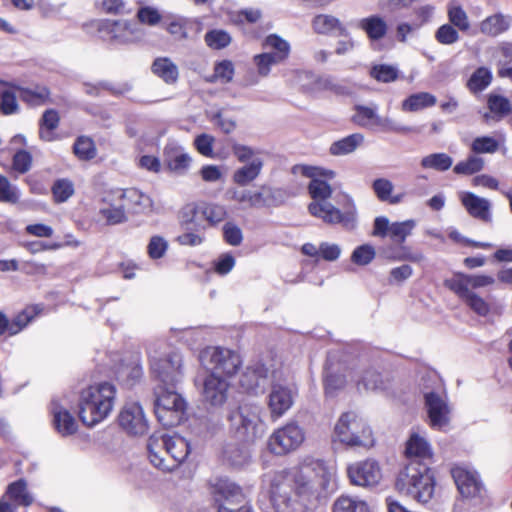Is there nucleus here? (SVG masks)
<instances>
[{"mask_svg": "<svg viewBox=\"0 0 512 512\" xmlns=\"http://www.w3.org/2000/svg\"><path fill=\"white\" fill-rule=\"evenodd\" d=\"M336 469L322 461L276 472L271 480L270 500L276 512H300L322 491L333 489Z\"/></svg>", "mask_w": 512, "mask_h": 512, "instance_id": "f257e3e1", "label": "nucleus"}, {"mask_svg": "<svg viewBox=\"0 0 512 512\" xmlns=\"http://www.w3.org/2000/svg\"><path fill=\"white\" fill-rule=\"evenodd\" d=\"M297 169L302 175L311 178L308 185V192L312 198V202L308 205L309 213L326 224H341L345 228H353L356 220L354 209L341 212L328 201L333 190L326 180L333 179L336 175L335 172L307 165L299 166ZM347 200L354 208L353 200L348 196Z\"/></svg>", "mask_w": 512, "mask_h": 512, "instance_id": "f03ea898", "label": "nucleus"}, {"mask_svg": "<svg viewBox=\"0 0 512 512\" xmlns=\"http://www.w3.org/2000/svg\"><path fill=\"white\" fill-rule=\"evenodd\" d=\"M116 388L109 382L89 385L81 390L78 415L82 423L93 427L105 420L115 404Z\"/></svg>", "mask_w": 512, "mask_h": 512, "instance_id": "7ed1b4c3", "label": "nucleus"}, {"mask_svg": "<svg viewBox=\"0 0 512 512\" xmlns=\"http://www.w3.org/2000/svg\"><path fill=\"white\" fill-rule=\"evenodd\" d=\"M396 490L419 503H428L435 493V478L427 464L411 460L399 473Z\"/></svg>", "mask_w": 512, "mask_h": 512, "instance_id": "20e7f679", "label": "nucleus"}, {"mask_svg": "<svg viewBox=\"0 0 512 512\" xmlns=\"http://www.w3.org/2000/svg\"><path fill=\"white\" fill-rule=\"evenodd\" d=\"M151 463L164 471L178 467L188 456L190 449L185 438L179 435H152L147 444Z\"/></svg>", "mask_w": 512, "mask_h": 512, "instance_id": "39448f33", "label": "nucleus"}, {"mask_svg": "<svg viewBox=\"0 0 512 512\" xmlns=\"http://www.w3.org/2000/svg\"><path fill=\"white\" fill-rule=\"evenodd\" d=\"M148 357L152 374L163 385L174 386L183 379V357L178 351H167L165 343H154L149 346Z\"/></svg>", "mask_w": 512, "mask_h": 512, "instance_id": "423d86ee", "label": "nucleus"}, {"mask_svg": "<svg viewBox=\"0 0 512 512\" xmlns=\"http://www.w3.org/2000/svg\"><path fill=\"white\" fill-rule=\"evenodd\" d=\"M333 440L350 448L368 450L375 444L371 427L355 412L342 413L334 426Z\"/></svg>", "mask_w": 512, "mask_h": 512, "instance_id": "0eeeda50", "label": "nucleus"}, {"mask_svg": "<svg viewBox=\"0 0 512 512\" xmlns=\"http://www.w3.org/2000/svg\"><path fill=\"white\" fill-rule=\"evenodd\" d=\"M230 431L235 438L243 442H254L265 433V423L260 418V408L257 406H240L228 417Z\"/></svg>", "mask_w": 512, "mask_h": 512, "instance_id": "6e6552de", "label": "nucleus"}, {"mask_svg": "<svg viewBox=\"0 0 512 512\" xmlns=\"http://www.w3.org/2000/svg\"><path fill=\"white\" fill-rule=\"evenodd\" d=\"M199 362L206 374L231 378L241 365L240 357L234 351L222 347H206L199 353Z\"/></svg>", "mask_w": 512, "mask_h": 512, "instance_id": "1a4fd4ad", "label": "nucleus"}, {"mask_svg": "<svg viewBox=\"0 0 512 512\" xmlns=\"http://www.w3.org/2000/svg\"><path fill=\"white\" fill-rule=\"evenodd\" d=\"M186 402L173 389L160 386L156 391L155 415L164 427L180 424L185 416Z\"/></svg>", "mask_w": 512, "mask_h": 512, "instance_id": "9d476101", "label": "nucleus"}, {"mask_svg": "<svg viewBox=\"0 0 512 512\" xmlns=\"http://www.w3.org/2000/svg\"><path fill=\"white\" fill-rule=\"evenodd\" d=\"M99 38L112 45H128L140 41L142 31L137 24L125 20H98L93 23Z\"/></svg>", "mask_w": 512, "mask_h": 512, "instance_id": "9b49d317", "label": "nucleus"}, {"mask_svg": "<svg viewBox=\"0 0 512 512\" xmlns=\"http://www.w3.org/2000/svg\"><path fill=\"white\" fill-rule=\"evenodd\" d=\"M352 121L362 128H378L380 131L386 133L407 134L414 132V128L412 127L404 126L389 117L380 116L376 104L370 106L356 105L354 107Z\"/></svg>", "mask_w": 512, "mask_h": 512, "instance_id": "f8f14e48", "label": "nucleus"}, {"mask_svg": "<svg viewBox=\"0 0 512 512\" xmlns=\"http://www.w3.org/2000/svg\"><path fill=\"white\" fill-rule=\"evenodd\" d=\"M212 495L218 505V512H251L247 505H241L244 502V493L237 484L228 479H218L212 485Z\"/></svg>", "mask_w": 512, "mask_h": 512, "instance_id": "ddd939ff", "label": "nucleus"}, {"mask_svg": "<svg viewBox=\"0 0 512 512\" xmlns=\"http://www.w3.org/2000/svg\"><path fill=\"white\" fill-rule=\"evenodd\" d=\"M123 188H110L102 192L98 215L107 225H118L128 221Z\"/></svg>", "mask_w": 512, "mask_h": 512, "instance_id": "4468645a", "label": "nucleus"}, {"mask_svg": "<svg viewBox=\"0 0 512 512\" xmlns=\"http://www.w3.org/2000/svg\"><path fill=\"white\" fill-rule=\"evenodd\" d=\"M304 439V430L298 424L290 422L271 434L268 448L276 455H283L296 450Z\"/></svg>", "mask_w": 512, "mask_h": 512, "instance_id": "2eb2a0df", "label": "nucleus"}, {"mask_svg": "<svg viewBox=\"0 0 512 512\" xmlns=\"http://www.w3.org/2000/svg\"><path fill=\"white\" fill-rule=\"evenodd\" d=\"M424 399L430 426L438 430L444 429L450 422L451 414L444 389L426 391Z\"/></svg>", "mask_w": 512, "mask_h": 512, "instance_id": "dca6fc26", "label": "nucleus"}, {"mask_svg": "<svg viewBox=\"0 0 512 512\" xmlns=\"http://www.w3.org/2000/svg\"><path fill=\"white\" fill-rule=\"evenodd\" d=\"M203 401L212 407H221L228 399L229 379L216 374H201L197 377Z\"/></svg>", "mask_w": 512, "mask_h": 512, "instance_id": "f3484780", "label": "nucleus"}, {"mask_svg": "<svg viewBox=\"0 0 512 512\" xmlns=\"http://www.w3.org/2000/svg\"><path fill=\"white\" fill-rule=\"evenodd\" d=\"M226 198L238 203L242 208H262L275 204L274 191L262 186L259 190L231 187L226 191Z\"/></svg>", "mask_w": 512, "mask_h": 512, "instance_id": "a211bd4d", "label": "nucleus"}, {"mask_svg": "<svg viewBox=\"0 0 512 512\" xmlns=\"http://www.w3.org/2000/svg\"><path fill=\"white\" fill-rule=\"evenodd\" d=\"M346 471L351 484L360 487H373L382 478L378 462L372 459L351 463Z\"/></svg>", "mask_w": 512, "mask_h": 512, "instance_id": "6ab92c4d", "label": "nucleus"}, {"mask_svg": "<svg viewBox=\"0 0 512 512\" xmlns=\"http://www.w3.org/2000/svg\"><path fill=\"white\" fill-rule=\"evenodd\" d=\"M296 394L297 387L292 382L273 383L268 399L271 416H283L292 407Z\"/></svg>", "mask_w": 512, "mask_h": 512, "instance_id": "aec40b11", "label": "nucleus"}, {"mask_svg": "<svg viewBox=\"0 0 512 512\" xmlns=\"http://www.w3.org/2000/svg\"><path fill=\"white\" fill-rule=\"evenodd\" d=\"M120 427L130 435H143L148 430V421L139 403H127L118 415Z\"/></svg>", "mask_w": 512, "mask_h": 512, "instance_id": "412c9836", "label": "nucleus"}, {"mask_svg": "<svg viewBox=\"0 0 512 512\" xmlns=\"http://www.w3.org/2000/svg\"><path fill=\"white\" fill-rule=\"evenodd\" d=\"M201 216L210 225L214 226L227 217V210L223 205L216 203L188 204L184 207L182 218L186 223H192Z\"/></svg>", "mask_w": 512, "mask_h": 512, "instance_id": "4be33fe9", "label": "nucleus"}, {"mask_svg": "<svg viewBox=\"0 0 512 512\" xmlns=\"http://www.w3.org/2000/svg\"><path fill=\"white\" fill-rule=\"evenodd\" d=\"M495 283L494 277L482 274L456 273L446 279L444 284L455 294L475 293L473 289L483 288Z\"/></svg>", "mask_w": 512, "mask_h": 512, "instance_id": "5701e85b", "label": "nucleus"}, {"mask_svg": "<svg viewBox=\"0 0 512 512\" xmlns=\"http://www.w3.org/2000/svg\"><path fill=\"white\" fill-rule=\"evenodd\" d=\"M459 198L471 217L485 223L492 221V203L488 199L467 191L461 192Z\"/></svg>", "mask_w": 512, "mask_h": 512, "instance_id": "b1692460", "label": "nucleus"}, {"mask_svg": "<svg viewBox=\"0 0 512 512\" xmlns=\"http://www.w3.org/2000/svg\"><path fill=\"white\" fill-rule=\"evenodd\" d=\"M451 473L463 497L474 498L480 494L482 486L476 472L457 466L451 470Z\"/></svg>", "mask_w": 512, "mask_h": 512, "instance_id": "393cba45", "label": "nucleus"}, {"mask_svg": "<svg viewBox=\"0 0 512 512\" xmlns=\"http://www.w3.org/2000/svg\"><path fill=\"white\" fill-rule=\"evenodd\" d=\"M475 314L487 317L501 316L504 311V305L500 302H487L477 293L456 294Z\"/></svg>", "mask_w": 512, "mask_h": 512, "instance_id": "a878e982", "label": "nucleus"}, {"mask_svg": "<svg viewBox=\"0 0 512 512\" xmlns=\"http://www.w3.org/2000/svg\"><path fill=\"white\" fill-rule=\"evenodd\" d=\"M51 413L54 428L61 436L67 437L77 432L78 424L74 416L59 401L51 402Z\"/></svg>", "mask_w": 512, "mask_h": 512, "instance_id": "bb28decb", "label": "nucleus"}, {"mask_svg": "<svg viewBox=\"0 0 512 512\" xmlns=\"http://www.w3.org/2000/svg\"><path fill=\"white\" fill-rule=\"evenodd\" d=\"M311 26L316 34L348 37L349 31L343 22L330 14L315 15Z\"/></svg>", "mask_w": 512, "mask_h": 512, "instance_id": "cd10ccee", "label": "nucleus"}, {"mask_svg": "<svg viewBox=\"0 0 512 512\" xmlns=\"http://www.w3.org/2000/svg\"><path fill=\"white\" fill-rule=\"evenodd\" d=\"M356 27L362 30L371 42L382 40L388 32L387 21L379 14H371L358 19Z\"/></svg>", "mask_w": 512, "mask_h": 512, "instance_id": "c85d7f7f", "label": "nucleus"}, {"mask_svg": "<svg viewBox=\"0 0 512 512\" xmlns=\"http://www.w3.org/2000/svg\"><path fill=\"white\" fill-rule=\"evenodd\" d=\"M127 214H146L152 211V199L136 188L124 189Z\"/></svg>", "mask_w": 512, "mask_h": 512, "instance_id": "c756f323", "label": "nucleus"}, {"mask_svg": "<svg viewBox=\"0 0 512 512\" xmlns=\"http://www.w3.org/2000/svg\"><path fill=\"white\" fill-rule=\"evenodd\" d=\"M512 17L502 13H495L483 19L479 23V30L489 37H497L509 30Z\"/></svg>", "mask_w": 512, "mask_h": 512, "instance_id": "7c9ffc66", "label": "nucleus"}, {"mask_svg": "<svg viewBox=\"0 0 512 512\" xmlns=\"http://www.w3.org/2000/svg\"><path fill=\"white\" fill-rule=\"evenodd\" d=\"M164 157L168 168L177 173L184 172L191 162L190 156L175 143H169L165 146Z\"/></svg>", "mask_w": 512, "mask_h": 512, "instance_id": "2f4dec72", "label": "nucleus"}, {"mask_svg": "<svg viewBox=\"0 0 512 512\" xmlns=\"http://www.w3.org/2000/svg\"><path fill=\"white\" fill-rule=\"evenodd\" d=\"M405 452L409 458H418L420 460L431 459L433 455L431 445L419 431L411 433L406 443Z\"/></svg>", "mask_w": 512, "mask_h": 512, "instance_id": "473e14b6", "label": "nucleus"}, {"mask_svg": "<svg viewBox=\"0 0 512 512\" xmlns=\"http://www.w3.org/2000/svg\"><path fill=\"white\" fill-rule=\"evenodd\" d=\"M151 71L168 85L175 84L179 78L178 66L168 57L156 58L151 65Z\"/></svg>", "mask_w": 512, "mask_h": 512, "instance_id": "72a5a7b5", "label": "nucleus"}, {"mask_svg": "<svg viewBox=\"0 0 512 512\" xmlns=\"http://www.w3.org/2000/svg\"><path fill=\"white\" fill-rule=\"evenodd\" d=\"M263 164L262 158H253L252 161L234 171L233 182L240 186L248 185L260 175Z\"/></svg>", "mask_w": 512, "mask_h": 512, "instance_id": "f704fd0d", "label": "nucleus"}, {"mask_svg": "<svg viewBox=\"0 0 512 512\" xmlns=\"http://www.w3.org/2000/svg\"><path fill=\"white\" fill-rule=\"evenodd\" d=\"M355 376L354 368H345L341 373L332 371L330 365L326 367L324 378L325 392L328 395H334L337 391L343 389L348 381L351 380L350 373Z\"/></svg>", "mask_w": 512, "mask_h": 512, "instance_id": "c9c22d12", "label": "nucleus"}, {"mask_svg": "<svg viewBox=\"0 0 512 512\" xmlns=\"http://www.w3.org/2000/svg\"><path fill=\"white\" fill-rule=\"evenodd\" d=\"M351 381L356 383L358 390L374 391L383 388L381 375L373 369L355 370V376H351Z\"/></svg>", "mask_w": 512, "mask_h": 512, "instance_id": "e433bc0d", "label": "nucleus"}, {"mask_svg": "<svg viewBox=\"0 0 512 512\" xmlns=\"http://www.w3.org/2000/svg\"><path fill=\"white\" fill-rule=\"evenodd\" d=\"M489 113L484 114V119L488 122L490 119L499 121L511 112L510 101L497 94H490L487 100Z\"/></svg>", "mask_w": 512, "mask_h": 512, "instance_id": "4c0bfd02", "label": "nucleus"}, {"mask_svg": "<svg viewBox=\"0 0 512 512\" xmlns=\"http://www.w3.org/2000/svg\"><path fill=\"white\" fill-rule=\"evenodd\" d=\"M363 142L364 135L361 133H354L333 142L330 145L329 152L334 156H344L353 153L363 144Z\"/></svg>", "mask_w": 512, "mask_h": 512, "instance_id": "58836bf2", "label": "nucleus"}, {"mask_svg": "<svg viewBox=\"0 0 512 512\" xmlns=\"http://www.w3.org/2000/svg\"><path fill=\"white\" fill-rule=\"evenodd\" d=\"M372 189L377 198L382 202H388L390 204H398L402 202L405 194L392 195L394 185L387 178H377L372 183Z\"/></svg>", "mask_w": 512, "mask_h": 512, "instance_id": "ea45409f", "label": "nucleus"}, {"mask_svg": "<svg viewBox=\"0 0 512 512\" xmlns=\"http://www.w3.org/2000/svg\"><path fill=\"white\" fill-rule=\"evenodd\" d=\"M269 375V369L261 363L248 367L242 375L240 383L246 390H254L258 388L261 381L265 380Z\"/></svg>", "mask_w": 512, "mask_h": 512, "instance_id": "a19ab883", "label": "nucleus"}, {"mask_svg": "<svg viewBox=\"0 0 512 512\" xmlns=\"http://www.w3.org/2000/svg\"><path fill=\"white\" fill-rule=\"evenodd\" d=\"M5 499L8 497L14 501V505L30 506L33 503V497L27 490V483L20 479L8 485L5 493Z\"/></svg>", "mask_w": 512, "mask_h": 512, "instance_id": "79ce46f5", "label": "nucleus"}, {"mask_svg": "<svg viewBox=\"0 0 512 512\" xmlns=\"http://www.w3.org/2000/svg\"><path fill=\"white\" fill-rule=\"evenodd\" d=\"M436 97L428 92H419L410 95L402 102V110L407 112H416L424 108L432 107L436 104Z\"/></svg>", "mask_w": 512, "mask_h": 512, "instance_id": "37998d69", "label": "nucleus"}, {"mask_svg": "<svg viewBox=\"0 0 512 512\" xmlns=\"http://www.w3.org/2000/svg\"><path fill=\"white\" fill-rule=\"evenodd\" d=\"M333 512H370V507L358 497L342 495L334 502Z\"/></svg>", "mask_w": 512, "mask_h": 512, "instance_id": "c03bdc74", "label": "nucleus"}, {"mask_svg": "<svg viewBox=\"0 0 512 512\" xmlns=\"http://www.w3.org/2000/svg\"><path fill=\"white\" fill-rule=\"evenodd\" d=\"M264 47L271 49L272 51L269 53L280 63L284 62L290 53L289 43L276 34H271L266 37Z\"/></svg>", "mask_w": 512, "mask_h": 512, "instance_id": "a18cd8bd", "label": "nucleus"}, {"mask_svg": "<svg viewBox=\"0 0 512 512\" xmlns=\"http://www.w3.org/2000/svg\"><path fill=\"white\" fill-rule=\"evenodd\" d=\"M59 115L57 111L50 109L46 110L41 118L40 138L44 141L50 142L55 139L54 130L58 127Z\"/></svg>", "mask_w": 512, "mask_h": 512, "instance_id": "49530a36", "label": "nucleus"}, {"mask_svg": "<svg viewBox=\"0 0 512 512\" xmlns=\"http://www.w3.org/2000/svg\"><path fill=\"white\" fill-rule=\"evenodd\" d=\"M42 308L38 305L28 306L18 313L11 321L10 335H16L24 329L40 312Z\"/></svg>", "mask_w": 512, "mask_h": 512, "instance_id": "de8ad7c7", "label": "nucleus"}, {"mask_svg": "<svg viewBox=\"0 0 512 512\" xmlns=\"http://www.w3.org/2000/svg\"><path fill=\"white\" fill-rule=\"evenodd\" d=\"M143 375V369L138 359L122 364L117 370V377L128 385H134Z\"/></svg>", "mask_w": 512, "mask_h": 512, "instance_id": "09e8293b", "label": "nucleus"}, {"mask_svg": "<svg viewBox=\"0 0 512 512\" xmlns=\"http://www.w3.org/2000/svg\"><path fill=\"white\" fill-rule=\"evenodd\" d=\"M447 16L450 22V25L458 28L460 31L466 32L470 29V21L467 13L456 2H451L447 7Z\"/></svg>", "mask_w": 512, "mask_h": 512, "instance_id": "8fccbe9b", "label": "nucleus"}, {"mask_svg": "<svg viewBox=\"0 0 512 512\" xmlns=\"http://www.w3.org/2000/svg\"><path fill=\"white\" fill-rule=\"evenodd\" d=\"M20 90L12 87H0V109L5 115L16 113L18 110L17 97Z\"/></svg>", "mask_w": 512, "mask_h": 512, "instance_id": "3c124183", "label": "nucleus"}, {"mask_svg": "<svg viewBox=\"0 0 512 512\" xmlns=\"http://www.w3.org/2000/svg\"><path fill=\"white\" fill-rule=\"evenodd\" d=\"M453 159L446 153H432L422 158L421 166L424 169L447 171L451 168Z\"/></svg>", "mask_w": 512, "mask_h": 512, "instance_id": "603ef678", "label": "nucleus"}, {"mask_svg": "<svg viewBox=\"0 0 512 512\" xmlns=\"http://www.w3.org/2000/svg\"><path fill=\"white\" fill-rule=\"evenodd\" d=\"M492 81V72L486 67H479L469 78L467 87L473 93L486 89Z\"/></svg>", "mask_w": 512, "mask_h": 512, "instance_id": "864d4df0", "label": "nucleus"}, {"mask_svg": "<svg viewBox=\"0 0 512 512\" xmlns=\"http://www.w3.org/2000/svg\"><path fill=\"white\" fill-rule=\"evenodd\" d=\"M416 227L415 220L409 219L402 222L391 223L389 237L392 242L402 244L406 238L411 235L413 229Z\"/></svg>", "mask_w": 512, "mask_h": 512, "instance_id": "5fc2aeb1", "label": "nucleus"}, {"mask_svg": "<svg viewBox=\"0 0 512 512\" xmlns=\"http://www.w3.org/2000/svg\"><path fill=\"white\" fill-rule=\"evenodd\" d=\"M224 456L232 465L240 467L250 460V452L244 446L228 445L224 450Z\"/></svg>", "mask_w": 512, "mask_h": 512, "instance_id": "6e6d98bb", "label": "nucleus"}, {"mask_svg": "<svg viewBox=\"0 0 512 512\" xmlns=\"http://www.w3.org/2000/svg\"><path fill=\"white\" fill-rule=\"evenodd\" d=\"M484 167V160L476 155H470L467 159L458 162L453 171L458 175H472L481 171Z\"/></svg>", "mask_w": 512, "mask_h": 512, "instance_id": "4d7b16f0", "label": "nucleus"}, {"mask_svg": "<svg viewBox=\"0 0 512 512\" xmlns=\"http://www.w3.org/2000/svg\"><path fill=\"white\" fill-rule=\"evenodd\" d=\"M232 41L231 35L222 29H214L205 34L206 44L213 49H223Z\"/></svg>", "mask_w": 512, "mask_h": 512, "instance_id": "13d9d810", "label": "nucleus"}, {"mask_svg": "<svg viewBox=\"0 0 512 512\" xmlns=\"http://www.w3.org/2000/svg\"><path fill=\"white\" fill-rule=\"evenodd\" d=\"M499 149V142L490 136L476 137L471 144L474 154L495 153Z\"/></svg>", "mask_w": 512, "mask_h": 512, "instance_id": "bf43d9fd", "label": "nucleus"}, {"mask_svg": "<svg viewBox=\"0 0 512 512\" xmlns=\"http://www.w3.org/2000/svg\"><path fill=\"white\" fill-rule=\"evenodd\" d=\"M168 241L159 235H154L150 238L147 245V253L150 259L157 260L165 256L168 250Z\"/></svg>", "mask_w": 512, "mask_h": 512, "instance_id": "052dcab7", "label": "nucleus"}, {"mask_svg": "<svg viewBox=\"0 0 512 512\" xmlns=\"http://www.w3.org/2000/svg\"><path fill=\"white\" fill-rule=\"evenodd\" d=\"M74 153L82 160L94 158L96 155L94 142L88 137H79L74 143Z\"/></svg>", "mask_w": 512, "mask_h": 512, "instance_id": "680f3d73", "label": "nucleus"}, {"mask_svg": "<svg viewBox=\"0 0 512 512\" xmlns=\"http://www.w3.org/2000/svg\"><path fill=\"white\" fill-rule=\"evenodd\" d=\"M52 193L56 202H65L74 194V185L68 179H59L53 184Z\"/></svg>", "mask_w": 512, "mask_h": 512, "instance_id": "e2e57ef3", "label": "nucleus"}, {"mask_svg": "<svg viewBox=\"0 0 512 512\" xmlns=\"http://www.w3.org/2000/svg\"><path fill=\"white\" fill-rule=\"evenodd\" d=\"M19 197L17 187L11 184L7 177L0 174V202L14 204L18 202Z\"/></svg>", "mask_w": 512, "mask_h": 512, "instance_id": "0e129e2a", "label": "nucleus"}, {"mask_svg": "<svg viewBox=\"0 0 512 512\" xmlns=\"http://www.w3.org/2000/svg\"><path fill=\"white\" fill-rule=\"evenodd\" d=\"M370 75L377 81L388 83L397 79L398 71L391 65H374L370 70Z\"/></svg>", "mask_w": 512, "mask_h": 512, "instance_id": "69168bd1", "label": "nucleus"}, {"mask_svg": "<svg viewBox=\"0 0 512 512\" xmlns=\"http://www.w3.org/2000/svg\"><path fill=\"white\" fill-rule=\"evenodd\" d=\"M376 252L373 246L363 244L358 246L351 255V261L357 265H368L375 258Z\"/></svg>", "mask_w": 512, "mask_h": 512, "instance_id": "338daca9", "label": "nucleus"}, {"mask_svg": "<svg viewBox=\"0 0 512 512\" xmlns=\"http://www.w3.org/2000/svg\"><path fill=\"white\" fill-rule=\"evenodd\" d=\"M234 76V66L231 61L223 60L215 65L214 74L210 79L213 81H220L221 83H229Z\"/></svg>", "mask_w": 512, "mask_h": 512, "instance_id": "774afa93", "label": "nucleus"}]
</instances>
